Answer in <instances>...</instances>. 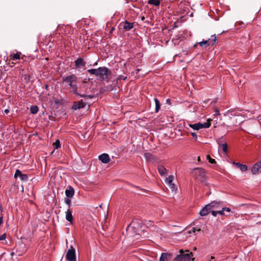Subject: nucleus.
Here are the masks:
<instances>
[{"mask_svg":"<svg viewBox=\"0 0 261 261\" xmlns=\"http://www.w3.org/2000/svg\"><path fill=\"white\" fill-rule=\"evenodd\" d=\"M77 80V77L76 75L71 74L64 77L63 79V82L69 86V89L73 94L83 95L82 93H79L77 92V87L76 85Z\"/></svg>","mask_w":261,"mask_h":261,"instance_id":"nucleus-1","label":"nucleus"},{"mask_svg":"<svg viewBox=\"0 0 261 261\" xmlns=\"http://www.w3.org/2000/svg\"><path fill=\"white\" fill-rule=\"evenodd\" d=\"M179 254L177 255L175 258V261H194L195 258L193 257L192 252L188 250L182 249L179 250Z\"/></svg>","mask_w":261,"mask_h":261,"instance_id":"nucleus-2","label":"nucleus"},{"mask_svg":"<svg viewBox=\"0 0 261 261\" xmlns=\"http://www.w3.org/2000/svg\"><path fill=\"white\" fill-rule=\"evenodd\" d=\"M88 72L91 74L95 75L100 79L105 80L107 79L109 70L105 67H99L97 69H90L88 70Z\"/></svg>","mask_w":261,"mask_h":261,"instance_id":"nucleus-3","label":"nucleus"},{"mask_svg":"<svg viewBox=\"0 0 261 261\" xmlns=\"http://www.w3.org/2000/svg\"><path fill=\"white\" fill-rule=\"evenodd\" d=\"M193 176L196 179L203 181L206 178V173L204 169L202 168H196L193 171Z\"/></svg>","mask_w":261,"mask_h":261,"instance_id":"nucleus-4","label":"nucleus"},{"mask_svg":"<svg viewBox=\"0 0 261 261\" xmlns=\"http://www.w3.org/2000/svg\"><path fill=\"white\" fill-rule=\"evenodd\" d=\"M88 87L87 85L86 84H82L79 88L77 87V92L79 93H82L83 95H76V96H80L81 97H84V100H88L89 99H91L93 97V95H87V93L88 92Z\"/></svg>","mask_w":261,"mask_h":261,"instance_id":"nucleus-5","label":"nucleus"},{"mask_svg":"<svg viewBox=\"0 0 261 261\" xmlns=\"http://www.w3.org/2000/svg\"><path fill=\"white\" fill-rule=\"evenodd\" d=\"M212 120L211 119H207V122L204 123L198 122L193 124H190L189 125L191 128L194 130H199L203 128H207L210 126Z\"/></svg>","mask_w":261,"mask_h":261,"instance_id":"nucleus-6","label":"nucleus"},{"mask_svg":"<svg viewBox=\"0 0 261 261\" xmlns=\"http://www.w3.org/2000/svg\"><path fill=\"white\" fill-rule=\"evenodd\" d=\"M89 103V102L87 101V100H85L84 99H82L80 101L74 102L72 108L74 110H76L77 109L85 108Z\"/></svg>","mask_w":261,"mask_h":261,"instance_id":"nucleus-7","label":"nucleus"},{"mask_svg":"<svg viewBox=\"0 0 261 261\" xmlns=\"http://www.w3.org/2000/svg\"><path fill=\"white\" fill-rule=\"evenodd\" d=\"M66 257L69 261H75V250L72 246L68 249Z\"/></svg>","mask_w":261,"mask_h":261,"instance_id":"nucleus-8","label":"nucleus"},{"mask_svg":"<svg viewBox=\"0 0 261 261\" xmlns=\"http://www.w3.org/2000/svg\"><path fill=\"white\" fill-rule=\"evenodd\" d=\"M213 204H215V203H210V204H207L204 207L202 208L199 212V214L200 215V216H205L210 212L212 213V210H211V206Z\"/></svg>","mask_w":261,"mask_h":261,"instance_id":"nucleus-9","label":"nucleus"},{"mask_svg":"<svg viewBox=\"0 0 261 261\" xmlns=\"http://www.w3.org/2000/svg\"><path fill=\"white\" fill-rule=\"evenodd\" d=\"M261 172V160L256 163L251 169V173L253 174H259Z\"/></svg>","mask_w":261,"mask_h":261,"instance_id":"nucleus-10","label":"nucleus"},{"mask_svg":"<svg viewBox=\"0 0 261 261\" xmlns=\"http://www.w3.org/2000/svg\"><path fill=\"white\" fill-rule=\"evenodd\" d=\"M17 177H19L21 180L24 181H27L28 179V175L25 174H22L21 172L18 169L16 170L14 174L15 178H17Z\"/></svg>","mask_w":261,"mask_h":261,"instance_id":"nucleus-11","label":"nucleus"},{"mask_svg":"<svg viewBox=\"0 0 261 261\" xmlns=\"http://www.w3.org/2000/svg\"><path fill=\"white\" fill-rule=\"evenodd\" d=\"M98 159L104 164H107L110 161L109 155L107 153H103L101 154L99 156Z\"/></svg>","mask_w":261,"mask_h":261,"instance_id":"nucleus-12","label":"nucleus"},{"mask_svg":"<svg viewBox=\"0 0 261 261\" xmlns=\"http://www.w3.org/2000/svg\"><path fill=\"white\" fill-rule=\"evenodd\" d=\"M74 190L73 188L71 186H69L68 188L65 190L66 196L68 198L72 197L74 195Z\"/></svg>","mask_w":261,"mask_h":261,"instance_id":"nucleus-13","label":"nucleus"},{"mask_svg":"<svg viewBox=\"0 0 261 261\" xmlns=\"http://www.w3.org/2000/svg\"><path fill=\"white\" fill-rule=\"evenodd\" d=\"M65 214L66 220L69 222L70 223H72L73 222V217L71 210L68 208Z\"/></svg>","mask_w":261,"mask_h":261,"instance_id":"nucleus-14","label":"nucleus"},{"mask_svg":"<svg viewBox=\"0 0 261 261\" xmlns=\"http://www.w3.org/2000/svg\"><path fill=\"white\" fill-rule=\"evenodd\" d=\"M207 230V227L205 225H202L200 228L193 227L191 230L189 231V233H190L191 232H195L196 231L202 232L205 231Z\"/></svg>","mask_w":261,"mask_h":261,"instance_id":"nucleus-15","label":"nucleus"},{"mask_svg":"<svg viewBox=\"0 0 261 261\" xmlns=\"http://www.w3.org/2000/svg\"><path fill=\"white\" fill-rule=\"evenodd\" d=\"M232 164L237 168H239L242 172L246 171L247 170V167L246 165L241 164L239 163L233 162Z\"/></svg>","mask_w":261,"mask_h":261,"instance_id":"nucleus-16","label":"nucleus"},{"mask_svg":"<svg viewBox=\"0 0 261 261\" xmlns=\"http://www.w3.org/2000/svg\"><path fill=\"white\" fill-rule=\"evenodd\" d=\"M75 65L76 68H82L85 66V63L82 58H78L75 61Z\"/></svg>","mask_w":261,"mask_h":261,"instance_id":"nucleus-17","label":"nucleus"},{"mask_svg":"<svg viewBox=\"0 0 261 261\" xmlns=\"http://www.w3.org/2000/svg\"><path fill=\"white\" fill-rule=\"evenodd\" d=\"M133 28V23H130L127 21L124 22L123 28L126 31H129Z\"/></svg>","mask_w":261,"mask_h":261,"instance_id":"nucleus-18","label":"nucleus"},{"mask_svg":"<svg viewBox=\"0 0 261 261\" xmlns=\"http://www.w3.org/2000/svg\"><path fill=\"white\" fill-rule=\"evenodd\" d=\"M171 256L170 253H162L160 258V261H167Z\"/></svg>","mask_w":261,"mask_h":261,"instance_id":"nucleus-19","label":"nucleus"},{"mask_svg":"<svg viewBox=\"0 0 261 261\" xmlns=\"http://www.w3.org/2000/svg\"><path fill=\"white\" fill-rule=\"evenodd\" d=\"M158 169L161 175H165L167 174V170L164 166L160 165L158 166Z\"/></svg>","mask_w":261,"mask_h":261,"instance_id":"nucleus-20","label":"nucleus"},{"mask_svg":"<svg viewBox=\"0 0 261 261\" xmlns=\"http://www.w3.org/2000/svg\"><path fill=\"white\" fill-rule=\"evenodd\" d=\"M144 156L146 160L148 161H151L154 159L152 154L148 152L145 153Z\"/></svg>","mask_w":261,"mask_h":261,"instance_id":"nucleus-21","label":"nucleus"},{"mask_svg":"<svg viewBox=\"0 0 261 261\" xmlns=\"http://www.w3.org/2000/svg\"><path fill=\"white\" fill-rule=\"evenodd\" d=\"M212 214L214 216H216L217 215H224V213L223 208H222L221 210H219V211L213 210L212 211Z\"/></svg>","mask_w":261,"mask_h":261,"instance_id":"nucleus-22","label":"nucleus"},{"mask_svg":"<svg viewBox=\"0 0 261 261\" xmlns=\"http://www.w3.org/2000/svg\"><path fill=\"white\" fill-rule=\"evenodd\" d=\"M154 102L155 104V112L158 113L160 109V103L156 98H154Z\"/></svg>","mask_w":261,"mask_h":261,"instance_id":"nucleus-23","label":"nucleus"},{"mask_svg":"<svg viewBox=\"0 0 261 261\" xmlns=\"http://www.w3.org/2000/svg\"><path fill=\"white\" fill-rule=\"evenodd\" d=\"M174 179L173 175H170L169 177L166 178L165 182L168 185L169 184L173 183V180Z\"/></svg>","mask_w":261,"mask_h":261,"instance_id":"nucleus-24","label":"nucleus"},{"mask_svg":"<svg viewBox=\"0 0 261 261\" xmlns=\"http://www.w3.org/2000/svg\"><path fill=\"white\" fill-rule=\"evenodd\" d=\"M148 3L149 4H151L158 6L160 5V0H149Z\"/></svg>","mask_w":261,"mask_h":261,"instance_id":"nucleus-25","label":"nucleus"},{"mask_svg":"<svg viewBox=\"0 0 261 261\" xmlns=\"http://www.w3.org/2000/svg\"><path fill=\"white\" fill-rule=\"evenodd\" d=\"M168 186L172 192H174V193L176 192L177 188H176V186L173 183L169 184V185H168Z\"/></svg>","mask_w":261,"mask_h":261,"instance_id":"nucleus-26","label":"nucleus"},{"mask_svg":"<svg viewBox=\"0 0 261 261\" xmlns=\"http://www.w3.org/2000/svg\"><path fill=\"white\" fill-rule=\"evenodd\" d=\"M30 110L32 114H36L38 111V107L36 106H33L31 107Z\"/></svg>","mask_w":261,"mask_h":261,"instance_id":"nucleus-27","label":"nucleus"},{"mask_svg":"<svg viewBox=\"0 0 261 261\" xmlns=\"http://www.w3.org/2000/svg\"><path fill=\"white\" fill-rule=\"evenodd\" d=\"M20 55H21V53H17L16 54H14V55H12V59L13 60L19 59Z\"/></svg>","mask_w":261,"mask_h":261,"instance_id":"nucleus-28","label":"nucleus"},{"mask_svg":"<svg viewBox=\"0 0 261 261\" xmlns=\"http://www.w3.org/2000/svg\"><path fill=\"white\" fill-rule=\"evenodd\" d=\"M211 203H215V204H213L211 206V210H212V211L213 210H215V208H218V207L219 206V203L216 201H213Z\"/></svg>","mask_w":261,"mask_h":261,"instance_id":"nucleus-29","label":"nucleus"},{"mask_svg":"<svg viewBox=\"0 0 261 261\" xmlns=\"http://www.w3.org/2000/svg\"><path fill=\"white\" fill-rule=\"evenodd\" d=\"M55 149H57L60 147V142L59 140H57L53 144Z\"/></svg>","mask_w":261,"mask_h":261,"instance_id":"nucleus-30","label":"nucleus"},{"mask_svg":"<svg viewBox=\"0 0 261 261\" xmlns=\"http://www.w3.org/2000/svg\"><path fill=\"white\" fill-rule=\"evenodd\" d=\"M221 146L222 147L223 151L225 153L227 151V145L226 143H223L221 144Z\"/></svg>","mask_w":261,"mask_h":261,"instance_id":"nucleus-31","label":"nucleus"},{"mask_svg":"<svg viewBox=\"0 0 261 261\" xmlns=\"http://www.w3.org/2000/svg\"><path fill=\"white\" fill-rule=\"evenodd\" d=\"M199 45H200V46L201 47H203L204 46H206L208 45V42L207 40H205V41H202L201 42H200L199 43Z\"/></svg>","mask_w":261,"mask_h":261,"instance_id":"nucleus-32","label":"nucleus"},{"mask_svg":"<svg viewBox=\"0 0 261 261\" xmlns=\"http://www.w3.org/2000/svg\"><path fill=\"white\" fill-rule=\"evenodd\" d=\"M71 200L69 198H65V203L68 205L69 207L70 206L71 204Z\"/></svg>","mask_w":261,"mask_h":261,"instance_id":"nucleus-33","label":"nucleus"},{"mask_svg":"<svg viewBox=\"0 0 261 261\" xmlns=\"http://www.w3.org/2000/svg\"><path fill=\"white\" fill-rule=\"evenodd\" d=\"M217 142L219 145H221V144L224 143L223 142H224L223 138L222 137V138L218 139L217 140Z\"/></svg>","mask_w":261,"mask_h":261,"instance_id":"nucleus-34","label":"nucleus"},{"mask_svg":"<svg viewBox=\"0 0 261 261\" xmlns=\"http://www.w3.org/2000/svg\"><path fill=\"white\" fill-rule=\"evenodd\" d=\"M134 228L133 226H128L127 229L128 233H131L134 230Z\"/></svg>","mask_w":261,"mask_h":261,"instance_id":"nucleus-35","label":"nucleus"},{"mask_svg":"<svg viewBox=\"0 0 261 261\" xmlns=\"http://www.w3.org/2000/svg\"><path fill=\"white\" fill-rule=\"evenodd\" d=\"M134 233H135L134 234H133V233H132V236L133 237H135V238L136 239H138L139 238V236H140L139 233L136 232V231H134Z\"/></svg>","mask_w":261,"mask_h":261,"instance_id":"nucleus-36","label":"nucleus"},{"mask_svg":"<svg viewBox=\"0 0 261 261\" xmlns=\"http://www.w3.org/2000/svg\"><path fill=\"white\" fill-rule=\"evenodd\" d=\"M191 135H192V137L194 138V139L195 140H197V136L196 133L192 132L191 133Z\"/></svg>","mask_w":261,"mask_h":261,"instance_id":"nucleus-37","label":"nucleus"},{"mask_svg":"<svg viewBox=\"0 0 261 261\" xmlns=\"http://www.w3.org/2000/svg\"><path fill=\"white\" fill-rule=\"evenodd\" d=\"M6 238V236L5 233L3 234L0 236V240H4Z\"/></svg>","mask_w":261,"mask_h":261,"instance_id":"nucleus-38","label":"nucleus"},{"mask_svg":"<svg viewBox=\"0 0 261 261\" xmlns=\"http://www.w3.org/2000/svg\"><path fill=\"white\" fill-rule=\"evenodd\" d=\"M222 208H223V210L224 212L225 211L227 212H230V209L229 207H223Z\"/></svg>","mask_w":261,"mask_h":261,"instance_id":"nucleus-39","label":"nucleus"},{"mask_svg":"<svg viewBox=\"0 0 261 261\" xmlns=\"http://www.w3.org/2000/svg\"><path fill=\"white\" fill-rule=\"evenodd\" d=\"M209 162L211 163V164H214L216 163V161L214 159L211 158L209 160Z\"/></svg>","mask_w":261,"mask_h":261,"instance_id":"nucleus-40","label":"nucleus"},{"mask_svg":"<svg viewBox=\"0 0 261 261\" xmlns=\"http://www.w3.org/2000/svg\"><path fill=\"white\" fill-rule=\"evenodd\" d=\"M215 112H216V113H215V115H219V111H218V110H216L215 111Z\"/></svg>","mask_w":261,"mask_h":261,"instance_id":"nucleus-41","label":"nucleus"},{"mask_svg":"<svg viewBox=\"0 0 261 261\" xmlns=\"http://www.w3.org/2000/svg\"><path fill=\"white\" fill-rule=\"evenodd\" d=\"M9 112V110L8 109L5 110V113L7 114Z\"/></svg>","mask_w":261,"mask_h":261,"instance_id":"nucleus-42","label":"nucleus"},{"mask_svg":"<svg viewBox=\"0 0 261 261\" xmlns=\"http://www.w3.org/2000/svg\"><path fill=\"white\" fill-rule=\"evenodd\" d=\"M211 158V156H210V155H207L206 156V159H207V160H208V161L210 160V159Z\"/></svg>","mask_w":261,"mask_h":261,"instance_id":"nucleus-43","label":"nucleus"},{"mask_svg":"<svg viewBox=\"0 0 261 261\" xmlns=\"http://www.w3.org/2000/svg\"><path fill=\"white\" fill-rule=\"evenodd\" d=\"M216 36H214V42H216Z\"/></svg>","mask_w":261,"mask_h":261,"instance_id":"nucleus-44","label":"nucleus"},{"mask_svg":"<svg viewBox=\"0 0 261 261\" xmlns=\"http://www.w3.org/2000/svg\"><path fill=\"white\" fill-rule=\"evenodd\" d=\"M197 160H198V161H200V156H198V157Z\"/></svg>","mask_w":261,"mask_h":261,"instance_id":"nucleus-45","label":"nucleus"},{"mask_svg":"<svg viewBox=\"0 0 261 261\" xmlns=\"http://www.w3.org/2000/svg\"><path fill=\"white\" fill-rule=\"evenodd\" d=\"M167 102L169 103L170 102V100L169 99H167Z\"/></svg>","mask_w":261,"mask_h":261,"instance_id":"nucleus-46","label":"nucleus"},{"mask_svg":"<svg viewBox=\"0 0 261 261\" xmlns=\"http://www.w3.org/2000/svg\"><path fill=\"white\" fill-rule=\"evenodd\" d=\"M214 256H212L211 257V259H214Z\"/></svg>","mask_w":261,"mask_h":261,"instance_id":"nucleus-47","label":"nucleus"},{"mask_svg":"<svg viewBox=\"0 0 261 261\" xmlns=\"http://www.w3.org/2000/svg\"><path fill=\"white\" fill-rule=\"evenodd\" d=\"M0 211L2 212V208L0 207Z\"/></svg>","mask_w":261,"mask_h":261,"instance_id":"nucleus-48","label":"nucleus"},{"mask_svg":"<svg viewBox=\"0 0 261 261\" xmlns=\"http://www.w3.org/2000/svg\"><path fill=\"white\" fill-rule=\"evenodd\" d=\"M144 17H143L142 18V20H144Z\"/></svg>","mask_w":261,"mask_h":261,"instance_id":"nucleus-49","label":"nucleus"},{"mask_svg":"<svg viewBox=\"0 0 261 261\" xmlns=\"http://www.w3.org/2000/svg\"><path fill=\"white\" fill-rule=\"evenodd\" d=\"M126 77H124L123 78V80H125V79H126Z\"/></svg>","mask_w":261,"mask_h":261,"instance_id":"nucleus-50","label":"nucleus"}]
</instances>
